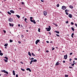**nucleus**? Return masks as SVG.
<instances>
[{
    "mask_svg": "<svg viewBox=\"0 0 77 77\" xmlns=\"http://www.w3.org/2000/svg\"><path fill=\"white\" fill-rule=\"evenodd\" d=\"M46 53H48V52H49V51L48 50H46Z\"/></svg>",
    "mask_w": 77,
    "mask_h": 77,
    "instance_id": "13d9d810",
    "label": "nucleus"
},
{
    "mask_svg": "<svg viewBox=\"0 0 77 77\" xmlns=\"http://www.w3.org/2000/svg\"><path fill=\"white\" fill-rule=\"evenodd\" d=\"M41 2L44 3V0H41Z\"/></svg>",
    "mask_w": 77,
    "mask_h": 77,
    "instance_id": "680f3d73",
    "label": "nucleus"
},
{
    "mask_svg": "<svg viewBox=\"0 0 77 77\" xmlns=\"http://www.w3.org/2000/svg\"><path fill=\"white\" fill-rule=\"evenodd\" d=\"M64 58L65 59H67V57H68V55L66 54L64 56Z\"/></svg>",
    "mask_w": 77,
    "mask_h": 77,
    "instance_id": "0eeeda50",
    "label": "nucleus"
},
{
    "mask_svg": "<svg viewBox=\"0 0 77 77\" xmlns=\"http://www.w3.org/2000/svg\"><path fill=\"white\" fill-rule=\"evenodd\" d=\"M74 23L73 22H71V24H72V25H74Z\"/></svg>",
    "mask_w": 77,
    "mask_h": 77,
    "instance_id": "49530a36",
    "label": "nucleus"
},
{
    "mask_svg": "<svg viewBox=\"0 0 77 77\" xmlns=\"http://www.w3.org/2000/svg\"><path fill=\"white\" fill-rule=\"evenodd\" d=\"M9 24L10 25V27H11V26L12 25V24H11V23H9Z\"/></svg>",
    "mask_w": 77,
    "mask_h": 77,
    "instance_id": "3c124183",
    "label": "nucleus"
},
{
    "mask_svg": "<svg viewBox=\"0 0 77 77\" xmlns=\"http://www.w3.org/2000/svg\"><path fill=\"white\" fill-rule=\"evenodd\" d=\"M33 62V60H31L30 62V64H32V62Z\"/></svg>",
    "mask_w": 77,
    "mask_h": 77,
    "instance_id": "c85d7f7f",
    "label": "nucleus"
},
{
    "mask_svg": "<svg viewBox=\"0 0 77 77\" xmlns=\"http://www.w3.org/2000/svg\"><path fill=\"white\" fill-rule=\"evenodd\" d=\"M49 28H48V29L46 30L47 31H50V30H51V26H48Z\"/></svg>",
    "mask_w": 77,
    "mask_h": 77,
    "instance_id": "7ed1b4c3",
    "label": "nucleus"
},
{
    "mask_svg": "<svg viewBox=\"0 0 77 77\" xmlns=\"http://www.w3.org/2000/svg\"><path fill=\"white\" fill-rule=\"evenodd\" d=\"M65 12H69V10H68L67 9H66L65 11Z\"/></svg>",
    "mask_w": 77,
    "mask_h": 77,
    "instance_id": "dca6fc26",
    "label": "nucleus"
},
{
    "mask_svg": "<svg viewBox=\"0 0 77 77\" xmlns=\"http://www.w3.org/2000/svg\"><path fill=\"white\" fill-rule=\"evenodd\" d=\"M21 69L22 70V71H25V70L23 68H21Z\"/></svg>",
    "mask_w": 77,
    "mask_h": 77,
    "instance_id": "5701e85b",
    "label": "nucleus"
},
{
    "mask_svg": "<svg viewBox=\"0 0 77 77\" xmlns=\"http://www.w3.org/2000/svg\"><path fill=\"white\" fill-rule=\"evenodd\" d=\"M66 7L64 6H62V9H63V10H65V9H66Z\"/></svg>",
    "mask_w": 77,
    "mask_h": 77,
    "instance_id": "20e7f679",
    "label": "nucleus"
},
{
    "mask_svg": "<svg viewBox=\"0 0 77 77\" xmlns=\"http://www.w3.org/2000/svg\"><path fill=\"white\" fill-rule=\"evenodd\" d=\"M11 24H12V25H11V26L12 27H13V26H14V24H13V23H11Z\"/></svg>",
    "mask_w": 77,
    "mask_h": 77,
    "instance_id": "5fc2aeb1",
    "label": "nucleus"
},
{
    "mask_svg": "<svg viewBox=\"0 0 77 77\" xmlns=\"http://www.w3.org/2000/svg\"><path fill=\"white\" fill-rule=\"evenodd\" d=\"M32 55H33V56H35V54H33V53H32Z\"/></svg>",
    "mask_w": 77,
    "mask_h": 77,
    "instance_id": "f704fd0d",
    "label": "nucleus"
},
{
    "mask_svg": "<svg viewBox=\"0 0 77 77\" xmlns=\"http://www.w3.org/2000/svg\"><path fill=\"white\" fill-rule=\"evenodd\" d=\"M10 42H13V41L12 40H10Z\"/></svg>",
    "mask_w": 77,
    "mask_h": 77,
    "instance_id": "2f4dec72",
    "label": "nucleus"
},
{
    "mask_svg": "<svg viewBox=\"0 0 77 77\" xmlns=\"http://www.w3.org/2000/svg\"><path fill=\"white\" fill-rule=\"evenodd\" d=\"M2 72H4V73H6V74H9V73H8V72L6 71V70H1Z\"/></svg>",
    "mask_w": 77,
    "mask_h": 77,
    "instance_id": "f257e3e1",
    "label": "nucleus"
},
{
    "mask_svg": "<svg viewBox=\"0 0 77 77\" xmlns=\"http://www.w3.org/2000/svg\"><path fill=\"white\" fill-rule=\"evenodd\" d=\"M16 77H18V74H17L16 75Z\"/></svg>",
    "mask_w": 77,
    "mask_h": 77,
    "instance_id": "6e6d98bb",
    "label": "nucleus"
},
{
    "mask_svg": "<svg viewBox=\"0 0 77 77\" xmlns=\"http://www.w3.org/2000/svg\"><path fill=\"white\" fill-rule=\"evenodd\" d=\"M74 60H77V58H74Z\"/></svg>",
    "mask_w": 77,
    "mask_h": 77,
    "instance_id": "338daca9",
    "label": "nucleus"
},
{
    "mask_svg": "<svg viewBox=\"0 0 77 77\" xmlns=\"http://www.w3.org/2000/svg\"><path fill=\"white\" fill-rule=\"evenodd\" d=\"M66 24H68V21H67L66 22Z\"/></svg>",
    "mask_w": 77,
    "mask_h": 77,
    "instance_id": "bf43d9fd",
    "label": "nucleus"
},
{
    "mask_svg": "<svg viewBox=\"0 0 77 77\" xmlns=\"http://www.w3.org/2000/svg\"><path fill=\"white\" fill-rule=\"evenodd\" d=\"M55 32H56V33H58V34H59V31H55Z\"/></svg>",
    "mask_w": 77,
    "mask_h": 77,
    "instance_id": "a211bd4d",
    "label": "nucleus"
},
{
    "mask_svg": "<svg viewBox=\"0 0 77 77\" xmlns=\"http://www.w3.org/2000/svg\"><path fill=\"white\" fill-rule=\"evenodd\" d=\"M48 29V28H45V29H47V30Z\"/></svg>",
    "mask_w": 77,
    "mask_h": 77,
    "instance_id": "774afa93",
    "label": "nucleus"
},
{
    "mask_svg": "<svg viewBox=\"0 0 77 77\" xmlns=\"http://www.w3.org/2000/svg\"><path fill=\"white\" fill-rule=\"evenodd\" d=\"M65 77H68V75H65Z\"/></svg>",
    "mask_w": 77,
    "mask_h": 77,
    "instance_id": "a18cd8bd",
    "label": "nucleus"
},
{
    "mask_svg": "<svg viewBox=\"0 0 77 77\" xmlns=\"http://www.w3.org/2000/svg\"><path fill=\"white\" fill-rule=\"evenodd\" d=\"M27 19L26 18H25L24 20V21H25V22H26V23H27V22L26 21H27Z\"/></svg>",
    "mask_w": 77,
    "mask_h": 77,
    "instance_id": "393cba45",
    "label": "nucleus"
},
{
    "mask_svg": "<svg viewBox=\"0 0 77 77\" xmlns=\"http://www.w3.org/2000/svg\"><path fill=\"white\" fill-rule=\"evenodd\" d=\"M29 72H31L32 71H31V70L30 69V68L29 69Z\"/></svg>",
    "mask_w": 77,
    "mask_h": 77,
    "instance_id": "37998d69",
    "label": "nucleus"
},
{
    "mask_svg": "<svg viewBox=\"0 0 77 77\" xmlns=\"http://www.w3.org/2000/svg\"><path fill=\"white\" fill-rule=\"evenodd\" d=\"M40 28H38V32H40L41 31H40Z\"/></svg>",
    "mask_w": 77,
    "mask_h": 77,
    "instance_id": "72a5a7b5",
    "label": "nucleus"
},
{
    "mask_svg": "<svg viewBox=\"0 0 77 77\" xmlns=\"http://www.w3.org/2000/svg\"><path fill=\"white\" fill-rule=\"evenodd\" d=\"M30 60H34V58L32 57L31 58H29Z\"/></svg>",
    "mask_w": 77,
    "mask_h": 77,
    "instance_id": "bb28decb",
    "label": "nucleus"
},
{
    "mask_svg": "<svg viewBox=\"0 0 77 77\" xmlns=\"http://www.w3.org/2000/svg\"><path fill=\"white\" fill-rule=\"evenodd\" d=\"M3 31L4 33H6V30H3Z\"/></svg>",
    "mask_w": 77,
    "mask_h": 77,
    "instance_id": "a19ab883",
    "label": "nucleus"
},
{
    "mask_svg": "<svg viewBox=\"0 0 77 77\" xmlns=\"http://www.w3.org/2000/svg\"><path fill=\"white\" fill-rule=\"evenodd\" d=\"M8 43H6L5 44V45H4V46L5 47H7V46H8Z\"/></svg>",
    "mask_w": 77,
    "mask_h": 77,
    "instance_id": "2eb2a0df",
    "label": "nucleus"
},
{
    "mask_svg": "<svg viewBox=\"0 0 77 77\" xmlns=\"http://www.w3.org/2000/svg\"><path fill=\"white\" fill-rule=\"evenodd\" d=\"M63 63H65V60L63 61Z\"/></svg>",
    "mask_w": 77,
    "mask_h": 77,
    "instance_id": "0e129e2a",
    "label": "nucleus"
},
{
    "mask_svg": "<svg viewBox=\"0 0 77 77\" xmlns=\"http://www.w3.org/2000/svg\"><path fill=\"white\" fill-rule=\"evenodd\" d=\"M69 68H72V69H73V68H72V67L70 66H69Z\"/></svg>",
    "mask_w": 77,
    "mask_h": 77,
    "instance_id": "09e8293b",
    "label": "nucleus"
},
{
    "mask_svg": "<svg viewBox=\"0 0 77 77\" xmlns=\"http://www.w3.org/2000/svg\"><path fill=\"white\" fill-rule=\"evenodd\" d=\"M59 65V62H57L56 63V64H55V65H56V66H57V65Z\"/></svg>",
    "mask_w": 77,
    "mask_h": 77,
    "instance_id": "ddd939ff",
    "label": "nucleus"
},
{
    "mask_svg": "<svg viewBox=\"0 0 77 77\" xmlns=\"http://www.w3.org/2000/svg\"><path fill=\"white\" fill-rule=\"evenodd\" d=\"M33 62H37V60L36 59H35L33 60H32Z\"/></svg>",
    "mask_w": 77,
    "mask_h": 77,
    "instance_id": "f3484780",
    "label": "nucleus"
},
{
    "mask_svg": "<svg viewBox=\"0 0 77 77\" xmlns=\"http://www.w3.org/2000/svg\"><path fill=\"white\" fill-rule=\"evenodd\" d=\"M21 38H24V35L22 34H21Z\"/></svg>",
    "mask_w": 77,
    "mask_h": 77,
    "instance_id": "c9c22d12",
    "label": "nucleus"
},
{
    "mask_svg": "<svg viewBox=\"0 0 77 77\" xmlns=\"http://www.w3.org/2000/svg\"><path fill=\"white\" fill-rule=\"evenodd\" d=\"M47 43H49V41H46Z\"/></svg>",
    "mask_w": 77,
    "mask_h": 77,
    "instance_id": "e2e57ef3",
    "label": "nucleus"
},
{
    "mask_svg": "<svg viewBox=\"0 0 77 77\" xmlns=\"http://www.w3.org/2000/svg\"><path fill=\"white\" fill-rule=\"evenodd\" d=\"M21 3L22 5H24L25 4V3H24V2H22Z\"/></svg>",
    "mask_w": 77,
    "mask_h": 77,
    "instance_id": "7c9ffc66",
    "label": "nucleus"
},
{
    "mask_svg": "<svg viewBox=\"0 0 77 77\" xmlns=\"http://www.w3.org/2000/svg\"><path fill=\"white\" fill-rule=\"evenodd\" d=\"M71 60H72V59H71V58H70L69 59V61H70V62H71Z\"/></svg>",
    "mask_w": 77,
    "mask_h": 77,
    "instance_id": "8fccbe9b",
    "label": "nucleus"
},
{
    "mask_svg": "<svg viewBox=\"0 0 77 77\" xmlns=\"http://www.w3.org/2000/svg\"><path fill=\"white\" fill-rule=\"evenodd\" d=\"M10 12H11V13H12V14H14V13H15V12L13 10H10Z\"/></svg>",
    "mask_w": 77,
    "mask_h": 77,
    "instance_id": "6e6552de",
    "label": "nucleus"
},
{
    "mask_svg": "<svg viewBox=\"0 0 77 77\" xmlns=\"http://www.w3.org/2000/svg\"><path fill=\"white\" fill-rule=\"evenodd\" d=\"M71 29H72V31L73 32H74V28L72 27L71 28Z\"/></svg>",
    "mask_w": 77,
    "mask_h": 77,
    "instance_id": "aec40b11",
    "label": "nucleus"
},
{
    "mask_svg": "<svg viewBox=\"0 0 77 77\" xmlns=\"http://www.w3.org/2000/svg\"><path fill=\"white\" fill-rule=\"evenodd\" d=\"M4 60L5 61V62H8V60H6V59H4L3 60Z\"/></svg>",
    "mask_w": 77,
    "mask_h": 77,
    "instance_id": "6ab92c4d",
    "label": "nucleus"
},
{
    "mask_svg": "<svg viewBox=\"0 0 77 77\" xmlns=\"http://www.w3.org/2000/svg\"><path fill=\"white\" fill-rule=\"evenodd\" d=\"M18 42L19 44H21V41H18Z\"/></svg>",
    "mask_w": 77,
    "mask_h": 77,
    "instance_id": "de8ad7c7",
    "label": "nucleus"
},
{
    "mask_svg": "<svg viewBox=\"0 0 77 77\" xmlns=\"http://www.w3.org/2000/svg\"><path fill=\"white\" fill-rule=\"evenodd\" d=\"M56 36H58V37H59V36H60L59 35H58V34H56Z\"/></svg>",
    "mask_w": 77,
    "mask_h": 77,
    "instance_id": "79ce46f5",
    "label": "nucleus"
},
{
    "mask_svg": "<svg viewBox=\"0 0 77 77\" xmlns=\"http://www.w3.org/2000/svg\"><path fill=\"white\" fill-rule=\"evenodd\" d=\"M3 53H0V56H3Z\"/></svg>",
    "mask_w": 77,
    "mask_h": 77,
    "instance_id": "cd10ccee",
    "label": "nucleus"
},
{
    "mask_svg": "<svg viewBox=\"0 0 77 77\" xmlns=\"http://www.w3.org/2000/svg\"><path fill=\"white\" fill-rule=\"evenodd\" d=\"M33 23L34 24H36V23L35 21V20H34Z\"/></svg>",
    "mask_w": 77,
    "mask_h": 77,
    "instance_id": "b1692460",
    "label": "nucleus"
},
{
    "mask_svg": "<svg viewBox=\"0 0 77 77\" xmlns=\"http://www.w3.org/2000/svg\"><path fill=\"white\" fill-rule=\"evenodd\" d=\"M74 35V33H72L71 35V37L72 38H74V37L73 36V35Z\"/></svg>",
    "mask_w": 77,
    "mask_h": 77,
    "instance_id": "412c9836",
    "label": "nucleus"
},
{
    "mask_svg": "<svg viewBox=\"0 0 77 77\" xmlns=\"http://www.w3.org/2000/svg\"><path fill=\"white\" fill-rule=\"evenodd\" d=\"M16 16L18 18H20V16L19 15L17 14L16 15Z\"/></svg>",
    "mask_w": 77,
    "mask_h": 77,
    "instance_id": "f8f14e48",
    "label": "nucleus"
},
{
    "mask_svg": "<svg viewBox=\"0 0 77 77\" xmlns=\"http://www.w3.org/2000/svg\"><path fill=\"white\" fill-rule=\"evenodd\" d=\"M4 58H5V59H6V60H8V58L7 57H4Z\"/></svg>",
    "mask_w": 77,
    "mask_h": 77,
    "instance_id": "a878e982",
    "label": "nucleus"
},
{
    "mask_svg": "<svg viewBox=\"0 0 77 77\" xmlns=\"http://www.w3.org/2000/svg\"><path fill=\"white\" fill-rule=\"evenodd\" d=\"M72 52L70 53V54H69L70 55H72Z\"/></svg>",
    "mask_w": 77,
    "mask_h": 77,
    "instance_id": "603ef678",
    "label": "nucleus"
},
{
    "mask_svg": "<svg viewBox=\"0 0 77 77\" xmlns=\"http://www.w3.org/2000/svg\"><path fill=\"white\" fill-rule=\"evenodd\" d=\"M54 25H55V26H56V27H57V26H58V25H57V24H54Z\"/></svg>",
    "mask_w": 77,
    "mask_h": 77,
    "instance_id": "c03bdc74",
    "label": "nucleus"
},
{
    "mask_svg": "<svg viewBox=\"0 0 77 77\" xmlns=\"http://www.w3.org/2000/svg\"><path fill=\"white\" fill-rule=\"evenodd\" d=\"M44 15L46 16L47 14V12L46 11H44Z\"/></svg>",
    "mask_w": 77,
    "mask_h": 77,
    "instance_id": "423d86ee",
    "label": "nucleus"
},
{
    "mask_svg": "<svg viewBox=\"0 0 77 77\" xmlns=\"http://www.w3.org/2000/svg\"><path fill=\"white\" fill-rule=\"evenodd\" d=\"M28 55L30 57H32V55H31V53H30V52H28Z\"/></svg>",
    "mask_w": 77,
    "mask_h": 77,
    "instance_id": "1a4fd4ad",
    "label": "nucleus"
},
{
    "mask_svg": "<svg viewBox=\"0 0 77 77\" xmlns=\"http://www.w3.org/2000/svg\"><path fill=\"white\" fill-rule=\"evenodd\" d=\"M8 21L10 22H12V21H13V19L10 17L8 19Z\"/></svg>",
    "mask_w": 77,
    "mask_h": 77,
    "instance_id": "f03ea898",
    "label": "nucleus"
},
{
    "mask_svg": "<svg viewBox=\"0 0 77 77\" xmlns=\"http://www.w3.org/2000/svg\"><path fill=\"white\" fill-rule=\"evenodd\" d=\"M8 14H9V15H11V13L10 12H9V11H8L7 12Z\"/></svg>",
    "mask_w": 77,
    "mask_h": 77,
    "instance_id": "4be33fe9",
    "label": "nucleus"
},
{
    "mask_svg": "<svg viewBox=\"0 0 77 77\" xmlns=\"http://www.w3.org/2000/svg\"><path fill=\"white\" fill-rule=\"evenodd\" d=\"M57 8H59V4H58L57 5Z\"/></svg>",
    "mask_w": 77,
    "mask_h": 77,
    "instance_id": "c756f323",
    "label": "nucleus"
},
{
    "mask_svg": "<svg viewBox=\"0 0 77 77\" xmlns=\"http://www.w3.org/2000/svg\"><path fill=\"white\" fill-rule=\"evenodd\" d=\"M40 42V40H37L35 42V44H36V45H37L38 42Z\"/></svg>",
    "mask_w": 77,
    "mask_h": 77,
    "instance_id": "39448f33",
    "label": "nucleus"
},
{
    "mask_svg": "<svg viewBox=\"0 0 77 77\" xmlns=\"http://www.w3.org/2000/svg\"><path fill=\"white\" fill-rule=\"evenodd\" d=\"M30 20H32L33 19V17H30Z\"/></svg>",
    "mask_w": 77,
    "mask_h": 77,
    "instance_id": "ea45409f",
    "label": "nucleus"
},
{
    "mask_svg": "<svg viewBox=\"0 0 77 77\" xmlns=\"http://www.w3.org/2000/svg\"><path fill=\"white\" fill-rule=\"evenodd\" d=\"M26 69L27 71H29V68H28Z\"/></svg>",
    "mask_w": 77,
    "mask_h": 77,
    "instance_id": "864d4df0",
    "label": "nucleus"
},
{
    "mask_svg": "<svg viewBox=\"0 0 77 77\" xmlns=\"http://www.w3.org/2000/svg\"><path fill=\"white\" fill-rule=\"evenodd\" d=\"M75 26H76V27H77V23H75Z\"/></svg>",
    "mask_w": 77,
    "mask_h": 77,
    "instance_id": "052dcab7",
    "label": "nucleus"
},
{
    "mask_svg": "<svg viewBox=\"0 0 77 77\" xmlns=\"http://www.w3.org/2000/svg\"><path fill=\"white\" fill-rule=\"evenodd\" d=\"M49 35H51V32H49Z\"/></svg>",
    "mask_w": 77,
    "mask_h": 77,
    "instance_id": "4d7b16f0",
    "label": "nucleus"
},
{
    "mask_svg": "<svg viewBox=\"0 0 77 77\" xmlns=\"http://www.w3.org/2000/svg\"><path fill=\"white\" fill-rule=\"evenodd\" d=\"M69 8H71V9H73V6L72 5H70L69 6Z\"/></svg>",
    "mask_w": 77,
    "mask_h": 77,
    "instance_id": "9b49d317",
    "label": "nucleus"
},
{
    "mask_svg": "<svg viewBox=\"0 0 77 77\" xmlns=\"http://www.w3.org/2000/svg\"><path fill=\"white\" fill-rule=\"evenodd\" d=\"M18 26H19V27H20V24H18Z\"/></svg>",
    "mask_w": 77,
    "mask_h": 77,
    "instance_id": "69168bd1",
    "label": "nucleus"
},
{
    "mask_svg": "<svg viewBox=\"0 0 77 77\" xmlns=\"http://www.w3.org/2000/svg\"><path fill=\"white\" fill-rule=\"evenodd\" d=\"M52 49L51 50L52 51H53V50H54L55 48H52Z\"/></svg>",
    "mask_w": 77,
    "mask_h": 77,
    "instance_id": "4c0bfd02",
    "label": "nucleus"
},
{
    "mask_svg": "<svg viewBox=\"0 0 77 77\" xmlns=\"http://www.w3.org/2000/svg\"><path fill=\"white\" fill-rule=\"evenodd\" d=\"M13 74L14 75H15V71L13 70Z\"/></svg>",
    "mask_w": 77,
    "mask_h": 77,
    "instance_id": "4468645a",
    "label": "nucleus"
},
{
    "mask_svg": "<svg viewBox=\"0 0 77 77\" xmlns=\"http://www.w3.org/2000/svg\"><path fill=\"white\" fill-rule=\"evenodd\" d=\"M69 18H72V15H71V14H69Z\"/></svg>",
    "mask_w": 77,
    "mask_h": 77,
    "instance_id": "9d476101",
    "label": "nucleus"
},
{
    "mask_svg": "<svg viewBox=\"0 0 77 77\" xmlns=\"http://www.w3.org/2000/svg\"><path fill=\"white\" fill-rule=\"evenodd\" d=\"M30 21H31V22H32V23H33V20H30Z\"/></svg>",
    "mask_w": 77,
    "mask_h": 77,
    "instance_id": "58836bf2",
    "label": "nucleus"
},
{
    "mask_svg": "<svg viewBox=\"0 0 77 77\" xmlns=\"http://www.w3.org/2000/svg\"><path fill=\"white\" fill-rule=\"evenodd\" d=\"M75 63H73V64H71V65L72 66H74V64H75Z\"/></svg>",
    "mask_w": 77,
    "mask_h": 77,
    "instance_id": "473e14b6",
    "label": "nucleus"
},
{
    "mask_svg": "<svg viewBox=\"0 0 77 77\" xmlns=\"http://www.w3.org/2000/svg\"><path fill=\"white\" fill-rule=\"evenodd\" d=\"M65 14H66V15H68L69 14H68V13L67 12H65Z\"/></svg>",
    "mask_w": 77,
    "mask_h": 77,
    "instance_id": "e433bc0d",
    "label": "nucleus"
}]
</instances>
